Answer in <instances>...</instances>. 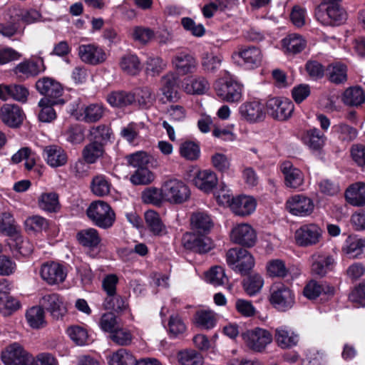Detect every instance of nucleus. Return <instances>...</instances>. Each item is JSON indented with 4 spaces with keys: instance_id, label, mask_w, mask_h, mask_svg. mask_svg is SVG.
Wrapping results in <instances>:
<instances>
[{
    "instance_id": "4",
    "label": "nucleus",
    "mask_w": 365,
    "mask_h": 365,
    "mask_svg": "<svg viewBox=\"0 0 365 365\" xmlns=\"http://www.w3.org/2000/svg\"><path fill=\"white\" fill-rule=\"evenodd\" d=\"M315 16L324 26H339L346 21L347 14L339 4H320L315 10Z\"/></svg>"
},
{
    "instance_id": "15",
    "label": "nucleus",
    "mask_w": 365,
    "mask_h": 365,
    "mask_svg": "<svg viewBox=\"0 0 365 365\" xmlns=\"http://www.w3.org/2000/svg\"><path fill=\"white\" fill-rule=\"evenodd\" d=\"M78 53L83 62L93 66L103 63L107 58L104 49L94 43L80 45Z\"/></svg>"
},
{
    "instance_id": "45",
    "label": "nucleus",
    "mask_w": 365,
    "mask_h": 365,
    "mask_svg": "<svg viewBox=\"0 0 365 365\" xmlns=\"http://www.w3.org/2000/svg\"><path fill=\"white\" fill-rule=\"evenodd\" d=\"M0 232L12 237L18 233L17 226L10 212L0 213Z\"/></svg>"
},
{
    "instance_id": "35",
    "label": "nucleus",
    "mask_w": 365,
    "mask_h": 365,
    "mask_svg": "<svg viewBox=\"0 0 365 365\" xmlns=\"http://www.w3.org/2000/svg\"><path fill=\"white\" fill-rule=\"evenodd\" d=\"M342 250L350 257H359L365 252V239L357 236H349Z\"/></svg>"
},
{
    "instance_id": "48",
    "label": "nucleus",
    "mask_w": 365,
    "mask_h": 365,
    "mask_svg": "<svg viewBox=\"0 0 365 365\" xmlns=\"http://www.w3.org/2000/svg\"><path fill=\"white\" fill-rule=\"evenodd\" d=\"M128 163L134 168H145L149 163H152V167H157L158 162L154 161L155 165H153V158L149 155L146 152L138 151L133 153L127 157Z\"/></svg>"
},
{
    "instance_id": "36",
    "label": "nucleus",
    "mask_w": 365,
    "mask_h": 365,
    "mask_svg": "<svg viewBox=\"0 0 365 365\" xmlns=\"http://www.w3.org/2000/svg\"><path fill=\"white\" fill-rule=\"evenodd\" d=\"M282 43L285 52L289 54H296L302 52L307 45L305 39L297 34L287 35L282 39Z\"/></svg>"
},
{
    "instance_id": "24",
    "label": "nucleus",
    "mask_w": 365,
    "mask_h": 365,
    "mask_svg": "<svg viewBox=\"0 0 365 365\" xmlns=\"http://www.w3.org/2000/svg\"><path fill=\"white\" fill-rule=\"evenodd\" d=\"M274 340L280 348L290 349L297 344L299 335L291 328L281 326L275 329Z\"/></svg>"
},
{
    "instance_id": "51",
    "label": "nucleus",
    "mask_w": 365,
    "mask_h": 365,
    "mask_svg": "<svg viewBox=\"0 0 365 365\" xmlns=\"http://www.w3.org/2000/svg\"><path fill=\"white\" fill-rule=\"evenodd\" d=\"M39 207L47 212H56L59 209L58 195L55 192L41 194L38 199Z\"/></svg>"
},
{
    "instance_id": "22",
    "label": "nucleus",
    "mask_w": 365,
    "mask_h": 365,
    "mask_svg": "<svg viewBox=\"0 0 365 365\" xmlns=\"http://www.w3.org/2000/svg\"><path fill=\"white\" fill-rule=\"evenodd\" d=\"M0 118L9 127L16 128L22 123L24 113L17 105L5 104L1 108Z\"/></svg>"
},
{
    "instance_id": "27",
    "label": "nucleus",
    "mask_w": 365,
    "mask_h": 365,
    "mask_svg": "<svg viewBox=\"0 0 365 365\" xmlns=\"http://www.w3.org/2000/svg\"><path fill=\"white\" fill-rule=\"evenodd\" d=\"M45 70L43 60L41 58L37 61H24L19 63L14 68V73L22 78H28L34 76Z\"/></svg>"
},
{
    "instance_id": "58",
    "label": "nucleus",
    "mask_w": 365,
    "mask_h": 365,
    "mask_svg": "<svg viewBox=\"0 0 365 365\" xmlns=\"http://www.w3.org/2000/svg\"><path fill=\"white\" fill-rule=\"evenodd\" d=\"M155 179V175L146 168H141L130 176V182L133 185H148Z\"/></svg>"
},
{
    "instance_id": "7",
    "label": "nucleus",
    "mask_w": 365,
    "mask_h": 365,
    "mask_svg": "<svg viewBox=\"0 0 365 365\" xmlns=\"http://www.w3.org/2000/svg\"><path fill=\"white\" fill-rule=\"evenodd\" d=\"M242 336L247 347L255 352L263 351L273 340L268 330L259 327L243 332Z\"/></svg>"
},
{
    "instance_id": "9",
    "label": "nucleus",
    "mask_w": 365,
    "mask_h": 365,
    "mask_svg": "<svg viewBox=\"0 0 365 365\" xmlns=\"http://www.w3.org/2000/svg\"><path fill=\"white\" fill-rule=\"evenodd\" d=\"M322 237V230L315 223L300 226L294 233L296 243L300 247H310L318 244Z\"/></svg>"
},
{
    "instance_id": "10",
    "label": "nucleus",
    "mask_w": 365,
    "mask_h": 365,
    "mask_svg": "<svg viewBox=\"0 0 365 365\" xmlns=\"http://www.w3.org/2000/svg\"><path fill=\"white\" fill-rule=\"evenodd\" d=\"M268 114L274 119L286 120L291 117L294 110L293 103L288 98H272L267 101Z\"/></svg>"
},
{
    "instance_id": "3",
    "label": "nucleus",
    "mask_w": 365,
    "mask_h": 365,
    "mask_svg": "<svg viewBox=\"0 0 365 365\" xmlns=\"http://www.w3.org/2000/svg\"><path fill=\"white\" fill-rule=\"evenodd\" d=\"M269 300L276 309L286 312L292 309L295 304V295L289 287L278 282L272 285Z\"/></svg>"
},
{
    "instance_id": "16",
    "label": "nucleus",
    "mask_w": 365,
    "mask_h": 365,
    "mask_svg": "<svg viewBox=\"0 0 365 365\" xmlns=\"http://www.w3.org/2000/svg\"><path fill=\"white\" fill-rule=\"evenodd\" d=\"M40 304L56 320L62 319L67 312L63 298L56 293L44 295L41 299Z\"/></svg>"
},
{
    "instance_id": "57",
    "label": "nucleus",
    "mask_w": 365,
    "mask_h": 365,
    "mask_svg": "<svg viewBox=\"0 0 365 365\" xmlns=\"http://www.w3.org/2000/svg\"><path fill=\"white\" fill-rule=\"evenodd\" d=\"M110 134V128L104 125L93 126L90 130L91 140L102 143L103 145L109 140Z\"/></svg>"
},
{
    "instance_id": "47",
    "label": "nucleus",
    "mask_w": 365,
    "mask_h": 365,
    "mask_svg": "<svg viewBox=\"0 0 365 365\" xmlns=\"http://www.w3.org/2000/svg\"><path fill=\"white\" fill-rule=\"evenodd\" d=\"M222 58L212 53L206 52L201 58V66L202 70L207 73H215L220 67Z\"/></svg>"
},
{
    "instance_id": "64",
    "label": "nucleus",
    "mask_w": 365,
    "mask_h": 365,
    "mask_svg": "<svg viewBox=\"0 0 365 365\" xmlns=\"http://www.w3.org/2000/svg\"><path fill=\"white\" fill-rule=\"evenodd\" d=\"M329 79L334 83H341L346 81L347 70L346 66L341 63L329 66Z\"/></svg>"
},
{
    "instance_id": "44",
    "label": "nucleus",
    "mask_w": 365,
    "mask_h": 365,
    "mask_svg": "<svg viewBox=\"0 0 365 365\" xmlns=\"http://www.w3.org/2000/svg\"><path fill=\"white\" fill-rule=\"evenodd\" d=\"M365 101L364 91L359 87L347 88L343 94V102L348 106H358Z\"/></svg>"
},
{
    "instance_id": "26",
    "label": "nucleus",
    "mask_w": 365,
    "mask_h": 365,
    "mask_svg": "<svg viewBox=\"0 0 365 365\" xmlns=\"http://www.w3.org/2000/svg\"><path fill=\"white\" fill-rule=\"evenodd\" d=\"M29 90L23 85H0V98L6 101L9 98L25 103L29 96Z\"/></svg>"
},
{
    "instance_id": "61",
    "label": "nucleus",
    "mask_w": 365,
    "mask_h": 365,
    "mask_svg": "<svg viewBox=\"0 0 365 365\" xmlns=\"http://www.w3.org/2000/svg\"><path fill=\"white\" fill-rule=\"evenodd\" d=\"M110 338L119 346H128L131 344L133 336L130 331L118 327L110 334Z\"/></svg>"
},
{
    "instance_id": "25",
    "label": "nucleus",
    "mask_w": 365,
    "mask_h": 365,
    "mask_svg": "<svg viewBox=\"0 0 365 365\" xmlns=\"http://www.w3.org/2000/svg\"><path fill=\"white\" fill-rule=\"evenodd\" d=\"M256 201L250 196L242 195L232 198L230 208L232 212L240 216L249 215L256 208Z\"/></svg>"
},
{
    "instance_id": "37",
    "label": "nucleus",
    "mask_w": 365,
    "mask_h": 365,
    "mask_svg": "<svg viewBox=\"0 0 365 365\" xmlns=\"http://www.w3.org/2000/svg\"><path fill=\"white\" fill-rule=\"evenodd\" d=\"M90 187L91 192L96 196L104 197L110 194L112 184L107 176L98 174L92 178Z\"/></svg>"
},
{
    "instance_id": "59",
    "label": "nucleus",
    "mask_w": 365,
    "mask_h": 365,
    "mask_svg": "<svg viewBox=\"0 0 365 365\" xmlns=\"http://www.w3.org/2000/svg\"><path fill=\"white\" fill-rule=\"evenodd\" d=\"M66 332L76 345L83 346L86 344L88 335L84 328L79 326H71L67 329Z\"/></svg>"
},
{
    "instance_id": "18",
    "label": "nucleus",
    "mask_w": 365,
    "mask_h": 365,
    "mask_svg": "<svg viewBox=\"0 0 365 365\" xmlns=\"http://www.w3.org/2000/svg\"><path fill=\"white\" fill-rule=\"evenodd\" d=\"M235 55L241 60V63L248 68L259 67L263 59L261 49L255 46H241L235 53Z\"/></svg>"
},
{
    "instance_id": "46",
    "label": "nucleus",
    "mask_w": 365,
    "mask_h": 365,
    "mask_svg": "<svg viewBox=\"0 0 365 365\" xmlns=\"http://www.w3.org/2000/svg\"><path fill=\"white\" fill-rule=\"evenodd\" d=\"M120 68L128 74L136 75L140 71V61L135 54H126L120 61Z\"/></svg>"
},
{
    "instance_id": "29",
    "label": "nucleus",
    "mask_w": 365,
    "mask_h": 365,
    "mask_svg": "<svg viewBox=\"0 0 365 365\" xmlns=\"http://www.w3.org/2000/svg\"><path fill=\"white\" fill-rule=\"evenodd\" d=\"M240 113L245 120L257 122L264 118V106L258 101L247 102L240 107Z\"/></svg>"
},
{
    "instance_id": "40",
    "label": "nucleus",
    "mask_w": 365,
    "mask_h": 365,
    "mask_svg": "<svg viewBox=\"0 0 365 365\" xmlns=\"http://www.w3.org/2000/svg\"><path fill=\"white\" fill-rule=\"evenodd\" d=\"M26 318L28 324L33 329H40L46 325L43 308L35 306L27 310Z\"/></svg>"
},
{
    "instance_id": "33",
    "label": "nucleus",
    "mask_w": 365,
    "mask_h": 365,
    "mask_svg": "<svg viewBox=\"0 0 365 365\" xmlns=\"http://www.w3.org/2000/svg\"><path fill=\"white\" fill-rule=\"evenodd\" d=\"M76 240L83 247L91 249L97 247L101 242L98 230L91 227L78 231L76 234Z\"/></svg>"
},
{
    "instance_id": "19",
    "label": "nucleus",
    "mask_w": 365,
    "mask_h": 365,
    "mask_svg": "<svg viewBox=\"0 0 365 365\" xmlns=\"http://www.w3.org/2000/svg\"><path fill=\"white\" fill-rule=\"evenodd\" d=\"M42 155L46 163L53 168L64 166L68 159L65 150L57 145L45 146Z\"/></svg>"
},
{
    "instance_id": "2",
    "label": "nucleus",
    "mask_w": 365,
    "mask_h": 365,
    "mask_svg": "<svg viewBox=\"0 0 365 365\" xmlns=\"http://www.w3.org/2000/svg\"><path fill=\"white\" fill-rule=\"evenodd\" d=\"M4 365H34L35 357L18 342H13L1 353Z\"/></svg>"
},
{
    "instance_id": "43",
    "label": "nucleus",
    "mask_w": 365,
    "mask_h": 365,
    "mask_svg": "<svg viewBox=\"0 0 365 365\" xmlns=\"http://www.w3.org/2000/svg\"><path fill=\"white\" fill-rule=\"evenodd\" d=\"M104 153V145L102 143L91 141L83 150V157L87 163L92 164L101 158Z\"/></svg>"
},
{
    "instance_id": "28",
    "label": "nucleus",
    "mask_w": 365,
    "mask_h": 365,
    "mask_svg": "<svg viewBox=\"0 0 365 365\" xmlns=\"http://www.w3.org/2000/svg\"><path fill=\"white\" fill-rule=\"evenodd\" d=\"M191 228L195 233L207 235L213 227V222L209 215L203 212L192 213L190 217Z\"/></svg>"
},
{
    "instance_id": "60",
    "label": "nucleus",
    "mask_w": 365,
    "mask_h": 365,
    "mask_svg": "<svg viewBox=\"0 0 365 365\" xmlns=\"http://www.w3.org/2000/svg\"><path fill=\"white\" fill-rule=\"evenodd\" d=\"M205 277L206 280L214 286L222 285L227 281L224 269L218 266L211 268Z\"/></svg>"
},
{
    "instance_id": "21",
    "label": "nucleus",
    "mask_w": 365,
    "mask_h": 365,
    "mask_svg": "<svg viewBox=\"0 0 365 365\" xmlns=\"http://www.w3.org/2000/svg\"><path fill=\"white\" fill-rule=\"evenodd\" d=\"M311 262L312 273L320 277L330 272L334 264V259L331 255L320 252L313 254Z\"/></svg>"
},
{
    "instance_id": "30",
    "label": "nucleus",
    "mask_w": 365,
    "mask_h": 365,
    "mask_svg": "<svg viewBox=\"0 0 365 365\" xmlns=\"http://www.w3.org/2000/svg\"><path fill=\"white\" fill-rule=\"evenodd\" d=\"M194 185L200 190L209 192L217 185L216 174L210 170L199 171L193 179Z\"/></svg>"
},
{
    "instance_id": "54",
    "label": "nucleus",
    "mask_w": 365,
    "mask_h": 365,
    "mask_svg": "<svg viewBox=\"0 0 365 365\" xmlns=\"http://www.w3.org/2000/svg\"><path fill=\"white\" fill-rule=\"evenodd\" d=\"M167 67V63L159 56H149L145 62V71L152 76H158Z\"/></svg>"
},
{
    "instance_id": "11",
    "label": "nucleus",
    "mask_w": 365,
    "mask_h": 365,
    "mask_svg": "<svg viewBox=\"0 0 365 365\" xmlns=\"http://www.w3.org/2000/svg\"><path fill=\"white\" fill-rule=\"evenodd\" d=\"M286 208L293 215L306 217L314 211L313 200L302 194L290 197L286 202Z\"/></svg>"
},
{
    "instance_id": "39",
    "label": "nucleus",
    "mask_w": 365,
    "mask_h": 365,
    "mask_svg": "<svg viewBox=\"0 0 365 365\" xmlns=\"http://www.w3.org/2000/svg\"><path fill=\"white\" fill-rule=\"evenodd\" d=\"M133 94L135 96V102H137L141 108L148 109L155 101V96L148 87L136 88Z\"/></svg>"
},
{
    "instance_id": "38",
    "label": "nucleus",
    "mask_w": 365,
    "mask_h": 365,
    "mask_svg": "<svg viewBox=\"0 0 365 365\" xmlns=\"http://www.w3.org/2000/svg\"><path fill=\"white\" fill-rule=\"evenodd\" d=\"M346 200L355 206L365 205V183L357 182L349 186L345 192Z\"/></svg>"
},
{
    "instance_id": "12",
    "label": "nucleus",
    "mask_w": 365,
    "mask_h": 365,
    "mask_svg": "<svg viewBox=\"0 0 365 365\" xmlns=\"http://www.w3.org/2000/svg\"><path fill=\"white\" fill-rule=\"evenodd\" d=\"M171 63L173 68L181 75L192 74L198 68L196 57L187 51H180L174 55Z\"/></svg>"
},
{
    "instance_id": "31",
    "label": "nucleus",
    "mask_w": 365,
    "mask_h": 365,
    "mask_svg": "<svg viewBox=\"0 0 365 365\" xmlns=\"http://www.w3.org/2000/svg\"><path fill=\"white\" fill-rule=\"evenodd\" d=\"M182 88L187 94L202 95L209 90L210 83L206 78L196 76L185 78Z\"/></svg>"
},
{
    "instance_id": "55",
    "label": "nucleus",
    "mask_w": 365,
    "mask_h": 365,
    "mask_svg": "<svg viewBox=\"0 0 365 365\" xmlns=\"http://www.w3.org/2000/svg\"><path fill=\"white\" fill-rule=\"evenodd\" d=\"M145 220L150 230L154 235H161L165 230V226L159 217V215L153 211L148 210L145 213Z\"/></svg>"
},
{
    "instance_id": "53",
    "label": "nucleus",
    "mask_w": 365,
    "mask_h": 365,
    "mask_svg": "<svg viewBox=\"0 0 365 365\" xmlns=\"http://www.w3.org/2000/svg\"><path fill=\"white\" fill-rule=\"evenodd\" d=\"M264 284V280L261 275L255 274L245 279L242 282L243 288L250 296H253L259 292Z\"/></svg>"
},
{
    "instance_id": "13",
    "label": "nucleus",
    "mask_w": 365,
    "mask_h": 365,
    "mask_svg": "<svg viewBox=\"0 0 365 365\" xmlns=\"http://www.w3.org/2000/svg\"><path fill=\"white\" fill-rule=\"evenodd\" d=\"M182 241L185 248L200 254L207 253L214 247L210 237L195 232L185 233Z\"/></svg>"
},
{
    "instance_id": "34",
    "label": "nucleus",
    "mask_w": 365,
    "mask_h": 365,
    "mask_svg": "<svg viewBox=\"0 0 365 365\" xmlns=\"http://www.w3.org/2000/svg\"><path fill=\"white\" fill-rule=\"evenodd\" d=\"M104 114V108L99 103H92L83 107L77 119L86 123H96L100 120Z\"/></svg>"
},
{
    "instance_id": "6",
    "label": "nucleus",
    "mask_w": 365,
    "mask_h": 365,
    "mask_svg": "<svg viewBox=\"0 0 365 365\" xmlns=\"http://www.w3.org/2000/svg\"><path fill=\"white\" fill-rule=\"evenodd\" d=\"M217 96L222 101L239 103L242 97V86L232 78H220L214 84Z\"/></svg>"
},
{
    "instance_id": "8",
    "label": "nucleus",
    "mask_w": 365,
    "mask_h": 365,
    "mask_svg": "<svg viewBox=\"0 0 365 365\" xmlns=\"http://www.w3.org/2000/svg\"><path fill=\"white\" fill-rule=\"evenodd\" d=\"M164 198L168 201L180 204L187 200L190 196L189 187L181 180L172 179L163 185Z\"/></svg>"
},
{
    "instance_id": "49",
    "label": "nucleus",
    "mask_w": 365,
    "mask_h": 365,
    "mask_svg": "<svg viewBox=\"0 0 365 365\" xmlns=\"http://www.w3.org/2000/svg\"><path fill=\"white\" fill-rule=\"evenodd\" d=\"M110 365H135L136 359L127 349H120L110 357Z\"/></svg>"
},
{
    "instance_id": "20",
    "label": "nucleus",
    "mask_w": 365,
    "mask_h": 365,
    "mask_svg": "<svg viewBox=\"0 0 365 365\" xmlns=\"http://www.w3.org/2000/svg\"><path fill=\"white\" fill-rule=\"evenodd\" d=\"M231 240L239 245L252 247L257 240L254 229L247 224H241L235 227L230 234Z\"/></svg>"
},
{
    "instance_id": "63",
    "label": "nucleus",
    "mask_w": 365,
    "mask_h": 365,
    "mask_svg": "<svg viewBox=\"0 0 365 365\" xmlns=\"http://www.w3.org/2000/svg\"><path fill=\"white\" fill-rule=\"evenodd\" d=\"M267 272L271 277H284L288 274V269L284 262L281 259L269 261L267 265Z\"/></svg>"
},
{
    "instance_id": "41",
    "label": "nucleus",
    "mask_w": 365,
    "mask_h": 365,
    "mask_svg": "<svg viewBox=\"0 0 365 365\" xmlns=\"http://www.w3.org/2000/svg\"><path fill=\"white\" fill-rule=\"evenodd\" d=\"M56 104L55 100L48 98H42L38 102V106L41 110L38 113V120L43 123H50L56 118V113L53 108V105Z\"/></svg>"
},
{
    "instance_id": "14",
    "label": "nucleus",
    "mask_w": 365,
    "mask_h": 365,
    "mask_svg": "<svg viewBox=\"0 0 365 365\" xmlns=\"http://www.w3.org/2000/svg\"><path fill=\"white\" fill-rule=\"evenodd\" d=\"M40 274L47 284L54 285L64 282L67 272L63 265L56 262H48L41 265Z\"/></svg>"
},
{
    "instance_id": "50",
    "label": "nucleus",
    "mask_w": 365,
    "mask_h": 365,
    "mask_svg": "<svg viewBox=\"0 0 365 365\" xmlns=\"http://www.w3.org/2000/svg\"><path fill=\"white\" fill-rule=\"evenodd\" d=\"M178 361L181 365H202L204 363L202 354L193 349L180 351Z\"/></svg>"
},
{
    "instance_id": "1",
    "label": "nucleus",
    "mask_w": 365,
    "mask_h": 365,
    "mask_svg": "<svg viewBox=\"0 0 365 365\" xmlns=\"http://www.w3.org/2000/svg\"><path fill=\"white\" fill-rule=\"evenodd\" d=\"M86 214L95 225L103 229L110 228L115 220V214L111 207L102 200L93 202Z\"/></svg>"
},
{
    "instance_id": "62",
    "label": "nucleus",
    "mask_w": 365,
    "mask_h": 365,
    "mask_svg": "<svg viewBox=\"0 0 365 365\" xmlns=\"http://www.w3.org/2000/svg\"><path fill=\"white\" fill-rule=\"evenodd\" d=\"M128 306L125 299L118 294H114L107 296L104 301V307L108 309L120 312L126 309Z\"/></svg>"
},
{
    "instance_id": "5",
    "label": "nucleus",
    "mask_w": 365,
    "mask_h": 365,
    "mask_svg": "<svg viewBox=\"0 0 365 365\" xmlns=\"http://www.w3.org/2000/svg\"><path fill=\"white\" fill-rule=\"evenodd\" d=\"M226 260L234 271L242 275L247 274L255 265L252 255L242 248L230 249L226 254Z\"/></svg>"
},
{
    "instance_id": "23",
    "label": "nucleus",
    "mask_w": 365,
    "mask_h": 365,
    "mask_svg": "<svg viewBox=\"0 0 365 365\" xmlns=\"http://www.w3.org/2000/svg\"><path fill=\"white\" fill-rule=\"evenodd\" d=\"M36 88L41 94L51 100L60 97L63 93L60 83L49 77H43L38 80Z\"/></svg>"
},
{
    "instance_id": "52",
    "label": "nucleus",
    "mask_w": 365,
    "mask_h": 365,
    "mask_svg": "<svg viewBox=\"0 0 365 365\" xmlns=\"http://www.w3.org/2000/svg\"><path fill=\"white\" fill-rule=\"evenodd\" d=\"M130 35L133 41L145 45L154 37V31L148 27L136 26L131 29Z\"/></svg>"
},
{
    "instance_id": "17",
    "label": "nucleus",
    "mask_w": 365,
    "mask_h": 365,
    "mask_svg": "<svg viewBox=\"0 0 365 365\" xmlns=\"http://www.w3.org/2000/svg\"><path fill=\"white\" fill-rule=\"evenodd\" d=\"M280 170L284 176L286 187L297 189L304 184V175L302 171L295 167L292 162H282L280 164Z\"/></svg>"
},
{
    "instance_id": "56",
    "label": "nucleus",
    "mask_w": 365,
    "mask_h": 365,
    "mask_svg": "<svg viewBox=\"0 0 365 365\" xmlns=\"http://www.w3.org/2000/svg\"><path fill=\"white\" fill-rule=\"evenodd\" d=\"M180 154L186 160H195L200 157V147L192 141L183 142L180 146Z\"/></svg>"
},
{
    "instance_id": "42",
    "label": "nucleus",
    "mask_w": 365,
    "mask_h": 365,
    "mask_svg": "<svg viewBox=\"0 0 365 365\" xmlns=\"http://www.w3.org/2000/svg\"><path fill=\"white\" fill-rule=\"evenodd\" d=\"M108 103L114 107H125L135 102V96L125 91H115L108 96Z\"/></svg>"
},
{
    "instance_id": "32",
    "label": "nucleus",
    "mask_w": 365,
    "mask_h": 365,
    "mask_svg": "<svg viewBox=\"0 0 365 365\" xmlns=\"http://www.w3.org/2000/svg\"><path fill=\"white\" fill-rule=\"evenodd\" d=\"M8 245L11 252L17 257L18 255L23 257H29L34 250V245L26 238H24L19 235V232L9 239Z\"/></svg>"
}]
</instances>
